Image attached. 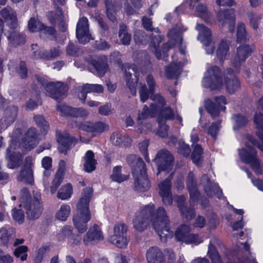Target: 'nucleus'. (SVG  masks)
<instances>
[{"label": "nucleus", "mask_w": 263, "mask_h": 263, "mask_svg": "<svg viewBox=\"0 0 263 263\" xmlns=\"http://www.w3.org/2000/svg\"><path fill=\"white\" fill-rule=\"evenodd\" d=\"M202 149L201 147L198 145H195L194 151L192 154V159L193 162L197 165H199L201 162V154Z\"/></svg>", "instance_id": "79ce46f5"}, {"label": "nucleus", "mask_w": 263, "mask_h": 263, "mask_svg": "<svg viewBox=\"0 0 263 263\" xmlns=\"http://www.w3.org/2000/svg\"><path fill=\"white\" fill-rule=\"evenodd\" d=\"M221 121L218 120L215 123H213L208 129V133L213 138H215L220 128Z\"/></svg>", "instance_id": "4d7b16f0"}, {"label": "nucleus", "mask_w": 263, "mask_h": 263, "mask_svg": "<svg viewBox=\"0 0 263 263\" xmlns=\"http://www.w3.org/2000/svg\"><path fill=\"white\" fill-rule=\"evenodd\" d=\"M7 37L10 42L14 45H20L25 42L24 37L15 31H12L9 33Z\"/></svg>", "instance_id": "4c0bfd02"}, {"label": "nucleus", "mask_w": 263, "mask_h": 263, "mask_svg": "<svg viewBox=\"0 0 263 263\" xmlns=\"http://www.w3.org/2000/svg\"><path fill=\"white\" fill-rule=\"evenodd\" d=\"M73 193L72 185L67 183L61 187L57 194V197L62 200L70 198Z\"/></svg>", "instance_id": "473e14b6"}, {"label": "nucleus", "mask_w": 263, "mask_h": 263, "mask_svg": "<svg viewBox=\"0 0 263 263\" xmlns=\"http://www.w3.org/2000/svg\"><path fill=\"white\" fill-rule=\"evenodd\" d=\"M42 167L45 170L44 172L45 176H48L50 175V169L52 165V159L49 157H45L42 160Z\"/></svg>", "instance_id": "8fccbe9b"}, {"label": "nucleus", "mask_w": 263, "mask_h": 263, "mask_svg": "<svg viewBox=\"0 0 263 263\" xmlns=\"http://www.w3.org/2000/svg\"><path fill=\"white\" fill-rule=\"evenodd\" d=\"M190 228L188 226L182 225L176 231L175 236L178 240L186 243L197 245L202 241L197 235L190 234Z\"/></svg>", "instance_id": "9d476101"}, {"label": "nucleus", "mask_w": 263, "mask_h": 263, "mask_svg": "<svg viewBox=\"0 0 263 263\" xmlns=\"http://www.w3.org/2000/svg\"><path fill=\"white\" fill-rule=\"evenodd\" d=\"M10 231L8 232L5 229L0 230V242L3 245H7L12 237V234Z\"/></svg>", "instance_id": "3c124183"}, {"label": "nucleus", "mask_w": 263, "mask_h": 263, "mask_svg": "<svg viewBox=\"0 0 263 263\" xmlns=\"http://www.w3.org/2000/svg\"><path fill=\"white\" fill-rule=\"evenodd\" d=\"M205 191L206 193L208 196H212V192H213L214 194H215L217 198H220L222 196V193L220 189L219 186L215 185L214 187V189L213 191H211L210 189L205 188Z\"/></svg>", "instance_id": "e2e57ef3"}, {"label": "nucleus", "mask_w": 263, "mask_h": 263, "mask_svg": "<svg viewBox=\"0 0 263 263\" xmlns=\"http://www.w3.org/2000/svg\"><path fill=\"white\" fill-rule=\"evenodd\" d=\"M83 161L84 169L86 172L90 173L95 170L97 162L94 158V154L92 151L86 152Z\"/></svg>", "instance_id": "c85d7f7f"}, {"label": "nucleus", "mask_w": 263, "mask_h": 263, "mask_svg": "<svg viewBox=\"0 0 263 263\" xmlns=\"http://www.w3.org/2000/svg\"><path fill=\"white\" fill-rule=\"evenodd\" d=\"M107 15L109 20L114 21L116 19V7L109 0H105Z\"/></svg>", "instance_id": "49530a36"}, {"label": "nucleus", "mask_w": 263, "mask_h": 263, "mask_svg": "<svg viewBox=\"0 0 263 263\" xmlns=\"http://www.w3.org/2000/svg\"><path fill=\"white\" fill-rule=\"evenodd\" d=\"M254 122L256 128L258 130L256 132V135L261 144L259 143L252 137L249 136L247 137L245 142V147L242 148L239 152V155L241 160L246 163L250 164L254 171L257 174L261 173L262 170L259 161L256 158V151L250 145L249 142L256 146L263 152V115L260 112L256 111L254 117Z\"/></svg>", "instance_id": "20e7f679"}, {"label": "nucleus", "mask_w": 263, "mask_h": 263, "mask_svg": "<svg viewBox=\"0 0 263 263\" xmlns=\"http://www.w3.org/2000/svg\"><path fill=\"white\" fill-rule=\"evenodd\" d=\"M121 168L119 166H116L114 168L112 173L110 176L111 179L114 181L121 182L128 179V175L121 174Z\"/></svg>", "instance_id": "58836bf2"}, {"label": "nucleus", "mask_w": 263, "mask_h": 263, "mask_svg": "<svg viewBox=\"0 0 263 263\" xmlns=\"http://www.w3.org/2000/svg\"><path fill=\"white\" fill-rule=\"evenodd\" d=\"M48 18L51 23H54L56 20H61L63 16L62 12L61 10L58 11L57 14H54L52 12H49L48 13Z\"/></svg>", "instance_id": "680f3d73"}, {"label": "nucleus", "mask_w": 263, "mask_h": 263, "mask_svg": "<svg viewBox=\"0 0 263 263\" xmlns=\"http://www.w3.org/2000/svg\"><path fill=\"white\" fill-rule=\"evenodd\" d=\"M71 208L68 204H63L61 205L60 209L57 211L56 218L61 221H65L70 215Z\"/></svg>", "instance_id": "f704fd0d"}, {"label": "nucleus", "mask_w": 263, "mask_h": 263, "mask_svg": "<svg viewBox=\"0 0 263 263\" xmlns=\"http://www.w3.org/2000/svg\"><path fill=\"white\" fill-rule=\"evenodd\" d=\"M149 145V142L148 140H144L141 143H139V149L141 153L144 156V158L147 162H149V159L148 157L147 153V149Z\"/></svg>", "instance_id": "bf43d9fd"}, {"label": "nucleus", "mask_w": 263, "mask_h": 263, "mask_svg": "<svg viewBox=\"0 0 263 263\" xmlns=\"http://www.w3.org/2000/svg\"><path fill=\"white\" fill-rule=\"evenodd\" d=\"M79 128L87 132L90 133L93 136H96L108 129V126L102 122L92 123L89 122H85L81 123Z\"/></svg>", "instance_id": "f3484780"}, {"label": "nucleus", "mask_w": 263, "mask_h": 263, "mask_svg": "<svg viewBox=\"0 0 263 263\" xmlns=\"http://www.w3.org/2000/svg\"><path fill=\"white\" fill-rule=\"evenodd\" d=\"M49 246L47 245H44L40 247L35 258V263H40L43 258L45 256L49 251Z\"/></svg>", "instance_id": "de8ad7c7"}, {"label": "nucleus", "mask_w": 263, "mask_h": 263, "mask_svg": "<svg viewBox=\"0 0 263 263\" xmlns=\"http://www.w3.org/2000/svg\"><path fill=\"white\" fill-rule=\"evenodd\" d=\"M35 136V131L34 128H30L27 132L25 140L20 144V146L24 147L26 151L33 148L37 144Z\"/></svg>", "instance_id": "cd10ccee"}, {"label": "nucleus", "mask_w": 263, "mask_h": 263, "mask_svg": "<svg viewBox=\"0 0 263 263\" xmlns=\"http://www.w3.org/2000/svg\"><path fill=\"white\" fill-rule=\"evenodd\" d=\"M28 28L29 31L36 32L40 31L48 35H53L55 30L52 27H46L40 21L38 17H32L28 22Z\"/></svg>", "instance_id": "dca6fc26"}, {"label": "nucleus", "mask_w": 263, "mask_h": 263, "mask_svg": "<svg viewBox=\"0 0 263 263\" xmlns=\"http://www.w3.org/2000/svg\"><path fill=\"white\" fill-rule=\"evenodd\" d=\"M33 159L32 157H28L25 159V168L22 171L19 179L28 183L33 182V172L31 169Z\"/></svg>", "instance_id": "5701e85b"}, {"label": "nucleus", "mask_w": 263, "mask_h": 263, "mask_svg": "<svg viewBox=\"0 0 263 263\" xmlns=\"http://www.w3.org/2000/svg\"><path fill=\"white\" fill-rule=\"evenodd\" d=\"M205 47V50L207 54H212L215 50L214 42L212 39L208 40L207 42H201Z\"/></svg>", "instance_id": "13d9d810"}, {"label": "nucleus", "mask_w": 263, "mask_h": 263, "mask_svg": "<svg viewBox=\"0 0 263 263\" xmlns=\"http://www.w3.org/2000/svg\"><path fill=\"white\" fill-rule=\"evenodd\" d=\"M185 30L186 28L184 27L181 29L180 27L179 28H174L172 30H170L168 33V43L164 45L162 52L164 53L167 51L172 48V45L174 44L175 43L176 45L181 46L182 42L181 33Z\"/></svg>", "instance_id": "4468645a"}, {"label": "nucleus", "mask_w": 263, "mask_h": 263, "mask_svg": "<svg viewBox=\"0 0 263 263\" xmlns=\"http://www.w3.org/2000/svg\"><path fill=\"white\" fill-rule=\"evenodd\" d=\"M161 41V36L160 35H157L152 39L150 44L152 50L155 53L156 57L159 59L161 58V54L160 51L159 52L158 51V47Z\"/></svg>", "instance_id": "ea45409f"}, {"label": "nucleus", "mask_w": 263, "mask_h": 263, "mask_svg": "<svg viewBox=\"0 0 263 263\" xmlns=\"http://www.w3.org/2000/svg\"><path fill=\"white\" fill-rule=\"evenodd\" d=\"M175 56L173 57V62L171 66L166 68V76L169 78H173L178 77L181 71L182 64L180 62H177Z\"/></svg>", "instance_id": "c756f323"}, {"label": "nucleus", "mask_w": 263, "mask_h": 263, "mask_svg": "<svg viewBox=\"0 0 263 263\" xmlns=\"http://www.w3.org/2000/svg\"><path fill=\"white\" fill-rule=\"evenodd\" d=\"M76 36L79 42L81 44H85L90 40H92L86 17H83L79 20L76 29Z\"/></svg>", "instance_id": "9b49d317"}, {"label": "nucleus", "mask_w": 263, "mask_h": 263, "mask_svg": "<svg viewBox=\"0 0 263 263\" xmlns=\"http://www.w3.org/2000/svg\"><path fill=\"white\" fill-rule=\"evenodd\" d=\"M99 112L104 116H107L112 112L110 104H106L102 106L99 108Z\"/></svg>", "instance_id": "0e129e2a"}, {"label": "nucleus", "mask_w": 263, "mask_h": 263, "mask_svg": "<svg viewBox=\"0 0 263 263\" xmlns=\"http://www.w3.org/2000/svg\"><path fill=\"white\" fill-rule=\"evenodd\" d=\"M192 177L193 174L192 173L190 174L187 184L190 194L191 199L193 201H195L197 198L199 194L195 182L192 180H190Z\"/></svg>", "instance_id": "e433bc0d"}, {"label": "nucleus", "mask_w": 263, "mask_h": 263, "mask_svg": "<svg viewBox=\"0 0 263 263\" xmlns=\"http://www.w3.org/2000/svg\"><path fill=\"white\" fill-rule=\"evenodd\" d=\"M173 157L167 151H161L156 155L154 161L158 166V173L162 171H168L172 167Z\"/></svg>", "instance_id": "f8f14e48"}, {"label": "nucleus", "mask_w": 263, "mask_h": 263, "mask_svg": "<svg viewBox=\"0 0 263 263\" xmlns=\"http://www.w3.org/2000/svg\"><path fill=\"white\" fill-rule=\"evenodd\" d=\"M58 110L64 116L84 117L88 115L87 110L83 108H73L66 105H60L57 107Z\"/></svg>", "instance_id": "412c9836"}, {"label": "nucleus", "mask_w": 263, "mask_h": 263, "mask_svg": "<svg viewBox=\"0 0 263 263\" xmlns=\"http://www.w3.org/2000/svg\"><path fill=\"white\" fill-rule=\"evenodd\" d=\"M208 253L212 263H222L218 252L213 245H209Z\"/></svg>", "instance_id": "a19ab883"}, {"label": "nucleus", "mask_w": 263, "mask_h": 263, "mask_svg": "<svg viewBox=\"0 0 263 263\" xmlns=\"http://www.w3.org/2000/svg\"><path fill=\"white\" fill-rule=\"evenodd\" d=\"M253 48L248 45H241L237 48L236 54L233 60V65L235 68V71H238L237 68L242 62L246 61V59L251 54Z\"/></svg>", "instance_id": "2eb2a0df"}, {"label": "nucleus", "mask_w": 263, "mask_h": 263, "mask_svg": "<svg viewBox=\"0 0 263 263\" xmlns=\"http://www.w3.org/2000/svg\"><path fill=\"white\" fill-rule=\"evenodd\" d=\"M27 215L30 219L38 218L42 212V204L39 199L33 201L27 207Z\"/></svg>", "instance_id": "bb28decb"}, {"label": "nucleus", "mask_w": 263, "mask_h": 263, "mask_svg": "<svg viewBox=\"0 0 263 263\" xmlns=\"http://www.w3.org/2000/svg\"><path fill=\"white\" fill-rule=\"evenodd\" d=\"M204 87L212 90H220L225 85L229 93H233L240 87V82L234 74L232 69L228 68L221 76L219 68L216 66H211L204 73L202 82Z\"/></svg>", "instance_id": "7ed1b4c3"}, {"label": "nucleus", "mask_w": 263, "mask_h": 263, "mask_svg": "<svg viewBox=\"0 0 263 263\" xmlns=\"http://www.w3.org/2000/svg\"><path fill=\"white\" fill-rule=\"evenodd\" d=\"M198 32L197 39L200 42H207L208 40L212 38L211 30L202 24H197L195 27Z\"/></svg>", "instance_id": "7c9ffc66"}, {"label": "nucleus", "mask_w": 263, "mask_h": 263, "mask_svg": "<svg viewBox=\"0 0 263 263\" xmlns=\"http://www.w3.org/2000/svg\"><path fill=\"white\" fill-rule=\"evenodd\" d=\"M219 21L223 26H228L230 32L234 31L235 15L233 9L220 12L218 14Z\"/></svg>", "instance_id": "a211bd4d"}, {"label": "nucleus", "mask_w": 263, "mask_h": 263, "mask_svg": "<svg viewBox=\"0 0 263 263\" xmlns=\"http://www.w3.org/2000/svg\"><path fill=\"white\" fill-rule=\"evenodd\" d=\"M154 209V205L151 204L137 213L133 219V227L137 231L142 232L150 223L160 239L164 241L166 238L173 236V232L168 226V218L163 208L160 207L156 211Z\"/></svg>", "instance_id": "f257e3e1"}, {"label": "nucleus", "mask_w": 263, "mask_h": 263, "mask_svg": "<svg viewBox=\"0 0 263 263\" xmlns=\"http://www.w3.org/2000/svg\"><path fill=\"white\" fill-rule=\"evenodd\" d=\"M34 121L39 126H43L44 130L48 128L47 123L43 117L39 115H36L34 117Z\"/></svg>", "instance_id": "052dcab7"}, {"label": "nucleus", "mask_w": 263, "mask_h": 263, "mask_svg": "<svg viewBox=\"0 0 263 263\" xmlns=\"http://www.w3.org/2000/svg\"><path fill=\"white\" fill-rule=\"evenodd\" d=\"M98 74L100 77H102L106 72L108 69V65L106 63V58H104V60L101 62L98 61L96 63L93 64Z\"/></svg>", "instance_id": "a18cd8bd"}, {"label": "nucleus", "mask_w": 263, "mask_h": 263, "mask_svg": "<svg viewBox=\"0 0 263 263\" xmlns=\"http://www.w3.org/2000/svg\"><path fill=\"white\" fill-rule=\"evenodd\" d=\"M13 259L10 255H4L0 249V263H12Z\"/></svg>", "instance_id": "338daca9"}, {"label": "nucleus", "mask_w": 263, "mask_h": 263, "mask_svg": "<svg viewBox=\"0 0 263 263\" xmlns=\"http://www.w3.org/2000/svg\"><path fill=\"white\" fill-rule=\"evenodd\" d=\"M91 187L85 188L76 205V213L72 218L74 227L80 234L85 232L88 228L87 223L91 219L89 202L92 197Z\"/></svg>", "instance_id": "39448f33"}, {"label": "nucleus", "mask_w": 263, "mask_h": 263, "mask_svg": "<svg viewBox=\"0 0 263 263\" xmlns=\"http://www.w3.org/2000/svg\"><path fill=\"white\" fill-rule=\"evenodd\" d=\"M63 176L58 175L56 174L52 182V185L50 187V192L51 194H54L62 181V177Z\"/></svg>", "instance_id": "5fc2aeb1"}, {"label": "nucleus", "mask_w": 263, "mask_h": 263, "mask_svg": "<svg viewBox=\"0 0 263 263\" xmlns=\"http://www.w3.org/2000/svg\"><path fill=\"white\" fill-rule=\"evenodd\" d=\"M103 87L100 84H85L82 87L81 92L78 96L81 101H84L87 93L96 92L102 93Z\"/></svg>", "instance_id": "a878e982"}, {"label": "nucleus", "mask_w": 263, "mask_h": 263, "mask_svg": "<svg viewBox=\"0 0 263 263\" xmlns=\"http://www.w3.org/2000/svg\"><path fill=\"white\" fill-rule=\"evenodd\" d=\"M146 257L148 263H164L162 253L156 247H151L147 250Z\"/></svg>", "instance_id": "393cba45"}, {"label": "nucleus", "mask_w": 263, "mask_h": 263, "mask_svg": "<svg viewBox=\"0 0 263 263\" xmlns=\"http://www.w3.org/2000/svg\"><path fill=\"white\" fill-rule=\"evenodd\" d=\"M103 239L102 232L99 227L94 225L90 227L84 236L83 240L86 244L98 242Z\"/></svg>", "instance_id": "aec40b11"}, {"label": "nucleus", "mask_w": 263, "mask_h": 263, "mask_svg": "<svg viewBox=\"0 0 263 263\" xmlns=\"http://www.w3.org/2000/svg\"><path fill=\"white\" fill-rule=\"evenodd\" d=\"M173 117V111L169 107L161 110L158 113L157 121L159 123V128L157 134L159 136L165 137L167 135V126L164 123L166 120L172 119Z\"/></svg>", "instance_id": "ddd939ff"}, {"label": "nucleus", "mask_w": 263, "mask_h": 263, "mask_svg": "<svg viewBox=\"0 0 263 263\" xmlns=\"http://www.w3.org/2000/svg\"><path fill=\"white\" fill-rule=\"evenodd\" d=\"M215 100L216 104L218 105V107H217L210 101H207L205 103V107L207 111L214 117L217 116L220 110H224L225 109L226 107L223 105L227 103L226 99L223 96L215 97Z\"/></svg>", "instance_id": "6ab92c4d"}, {"label": "nucleus", "mask_w": 263, "mask_h": 263, "mask_svg": "<svg viewBox=\"0 0 263 263\" xmlns=\"http://www.w3.org/2000/svg\"><path fill=\"white\" fill-rule=\"evenodd\" d=\"M57 140L58 142L64 147L67 148L68 146V143L69 142L68 137L66 136V137H64L62 135H58Z\"/></svg>", "instance_id": "774afa93"}, {"label": "nucleus", "mask_w": 263, "mask_h": 263, "mask_svg": "<svg viewBox=\"0 0 263 263\" xmlns=\"http://www.w3.org/2000/svg\"><path fill=\"white\" fill-rule=\"evenodd\" d=\"M170 179H166L161 182L159 186V194L162 198L163 202L165 204H171L172 203V198L170 191Z\"/></svg>", "instance_id": "b1692460"}, {"label": "nucleus", "mask_w": 263, "mask_h": 263, "mask_svg": "<svg viewBox=\"0 0 263 263\" xmlns=\"http://www.w3.org/2000/svg\"><path fill=\"white\" fill-rule=\"evenodd\" d=\"M176 200L178 203V206L182 213L183 215H184L188 219H191L194 215V211L192 209H187L186 207L183 208L182 204H183L185 197L183 196L176 197Z\"/></svg>", "instance_id": "72a5a7b5"}, {"label": "nucleus", "mask_w": 263, "mask_h": 263, "mask_svg": "<svg viewBox=\"0 0 263 263\" xmlns=\"http://www.w3.org/2000/svg\"><path fill=\"white\" fill-rule=\"evenodd\" d=\"M119 36L123 44L128 45L129 44L131 40V36L127 32L125 26L122 25L120 26Z\"/></svg>", "instance_id": "c03bdc74"}, {"label": "nucleus", "mask_w": 263, "mask_h": 263, "mask_svg": "<svg viewBox=\"0 0 263 263\" xmlns=\"http://www.w3.org/2000/svg\"><path fill=\"white\" fill-rule=\"evenodd\" d=\"M28 248L26 246H21L16 248L14 251V255L17 258H20L22 261L27 259Z\"/></svg>", "instance_id": "37998d69"}, {"label": "nucleus", "mask_w": 263, "mask_h": 263, "mask_svg": "<svg viewBox=\"0 0 263 263\" xmlns=\"http://www.w3.org/2000/svg\"><path fill=\"white\" fill-rule=\"evenodd\" d=\"M20 134H21L20 129H16L12 134L13 139L11 142L10 147L7 149L6 157L8 161V166L10 168H13L17 166L21 159V155L14 151L15 149V140Z\"/></svg>", "instance_id": "1a4fd4ad"}, {"label": "nucleus", "mask_w": 263, "mask_h": 263, "mask_svg": "<svg viewBox=\"0 0 263 263\" xmlns=\"http://www.w3.org/2000/svg\"><path fill=\"white\" fill-rule=\"evenodd\" d=\"M230 42L228 40H221L217 47L216 56L220 63L227 60L229 55Z\"/></svg>", "instance_id": "4be33fe9"}, {"label": "nucleus", "mask_w": 263, "mask_h": 263, "mask_svg": "<svg viewBox=\"0 0 263 263\" xmlns=\"http://www.w3.org/2000/svg\"><path fill=\"white\" fill-rule=\"evenodd\" d=\"M146 82L149 87L148 91L147 90L146 85L144 84L140 83L139 92L141 102H145L148 99L149 95L151 99L155 101L156 105L152 104L151 105V112H149V109L146 105H145L142 110L139 111L137 117L138 129L137 132L139 133L145 132L150 128V125L144 122V120L149 116H153L155 112L159 110L160 108L165 104V101L163 98L159 95H154L153 92L155 86V82L153 77L148 75L146 77Z\"/></svg>", "instance_id": "f03ea898"}, {"label": "nucleus", "mask_w": 263, "mask_h": 263, "mask_svg": "<svg viewBox=\"0 0 263 263\" xmlns=\"http://www.w3.org/2000/svg\"><path fill=\"white\" fill-rule=\"evenodd\" d=\"M37 80L45 86V89L48 93L49 96L57 100L62 97L67 91L66 86L60 82L56 83L52 82L46 83L44 79L38 77Z\"/></svg>", "instance_id": "6e6552de"}, {"label": "nucleus", "mask_w": 263, "mask_h": 263, "mask_svg": "<svg viewBox=\"0 0 263 263\" xmlns=\"http://www.w3.org/2000/svg\"><path fill=\"white\" fill-rule=\"evenodd\" d=\"M233 120L235 122V125L234 126V129L244 126L248 121V119L246 117L241 115H235L233 117Z\"/></svg>", "instance_id": "603ef678"}, {"label": "nucleus", "mask_w": 263, "mask_h": 263, "mask_svg": "<svg viewBox=\"0 0 263 263\" xmlns=\"http://www.w3.org/2000/svg\"><path fill=\"white\" fill-rule=\"evenodd\" d=\"M247 38V34L245 26L243 23H239L237 27V40L238 42L245 41Z\"/></svg>", "instance_id": "09e8293b"}, {"label": "nucleus", "mask_w": 263, "mask_h": 263, "mask_svg": "<svg viewBox=\"0 0 263 263\" xmlns=\"http://www.w3.org/2000/svg\"><path fill=\"white\" fill-rule=\"evenodd\" d=\"M260 20L259 16L253 14L250 18V25L254 29H257L259 27V22Z\"/></svg>", "instance_id": "69168bd1"}, {"label": "nucleus", "mask_w": 263, "mask_h": 263, "mask_svg": "<svg viewBox=\"0 0 263 263\" xmlns=\"http://www.w3.org/2000/svg\"><path fill=\"white\" fill-rule=\"evenodd\" d=\"M1 13L3 17L6 19L8 25L11 28H15L17 26L16 16L15 13L12 10L5 8L1 10Z\"/></svg>", "instance_id": "2f4dec72"}, {"label": "nucleus", "mask_w": 263, "mask_h": 263, "mask_svg": "<svg viewBox=\"0 0 263 263\" xmlns=\"http://www.w3.org/2000/svg\"><path fill=\"white\" fill-rule=\"evenodd\" d=\"M12 216L13 219L18 223H22L24 221V214L21 210L13 209Z\"/></svg>", "instance_id": "6e6d98bb"}, {"label": "nucleus", "mask_w": 263, "mask_h": 263, "mask_svg": "<svg viewBox=\"0 0 263 263\" xmlns=\"http://www.w3.org/2000/svg\"><path fill=\"white\" fill-rule=\"evenodd\" d=\"M127 228L122 222L116 224L114 227V233L109 237L111 243L120 248H125L129 239L125 236Z\"/></svg>", "instance_id": "0eeeda50"}, {"label": "nucleus", "mask_w": 263, "mask_h": 263, "mask_svg": "<svg viewBox=\"0 0 263 263\" xmlns=\"http://www.w3.org/2000/svg\"><path fill=\"white\" fill-rule=\"evenodd\" d=\"M125 140L124 137L118 133L114 134L110 137L111 141L116 145H125V144L124 143Z\"/></svg>", "instance_id": "864d4df0"}, {"label": "nucleus", "mask_w": 263, "mask_h": 263, "mask_svg": "<svg viewBox=\"0 0 263 263\" xmlns=\"http://www.w3.org/2000/svg\"><path fill=\"white\" fill-rule=\"evenodd\" d=\"M195 14L205 21H209L211 14L208 12L206 7L203 4H198L195 8Z\"/></svg>", "instance_id": "c9c22d12"}, {"label": "nucleus", "mask_w": 263, "mask_h": 263, "mask_svg": "<svg viewBox=\"0 0 263 263\" xmlns=\"http://www.w3.org/2000/svg\"><path fill=\"white\" fill-rule=\"evenodd\" d=\"M127 161L132 170L136 190L144 192L150 186L149 182L146 175V168L144 162L138 156L130 155L127 157Z\"/></svg>", "instance_id": "423d86ee"}]
</instances>
